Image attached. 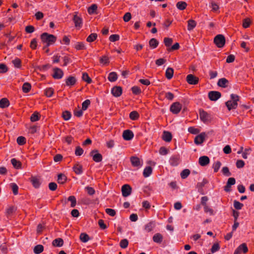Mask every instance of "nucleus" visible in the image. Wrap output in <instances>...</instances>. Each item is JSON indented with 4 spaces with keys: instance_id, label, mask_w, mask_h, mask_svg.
<instances>
[{
    "instance_id": "obj_1",
    "label": "nucleus",
    "mask_w": 254,
    "mask_h": 254,
    "mask_svg": "<svg viewBox=\"0 0 254 254\" xmlns=\"http://www.w3.org/2000/svg\"><path fill=\"white\" fill-rule=\"evenodd\" d=\"M239 101V96L235 94L230 95V99L225 102L226 106L228 110L236 109L238 106V102Z\"/></svg>"
},
{
    "instance_id": "obj_2",
    "label": "nucleus",
    "mask_w": 254,
    "mask_h": 254,
    "mask_svg": "<svg viewBox=\"0 0 254 254\" xmlns=\"http://www.w3.org/2000/svg\"><path fill=\"white\" fill-rule=\"evenodd\" d=\"M42 42L45 43L44 48L48 47L50 45L53 44L56 40V37L47 33H44L41 35Z\"/></svg>"
},
{
    "instance_id": "obj_3",
    "label": "nucleus",
    "mask_w": 254,
    "mask_h": 254,
    "mask_svg": "<svg viewBox=\"0 0 254 254\" xmlns=\"http://www.w3.org/2000/svg\"><path fill=\"white\" fill-rule=\"evenodd\" d=\"M182 110L183 111H186L189 109L185 105H182L178 102L174 103L170 107V111H181Z\"/></svg>"
},
{
    "instance_id": "obj_4",
    "label": "nucleus",
    "mask_w": 254,
    "mask_h": 254,
    "mask_svg": "<svg viewBox=\"0 0 254 254\" xmlns=\"http://www.w3.org/2000/svg\"><path fill=\"white\" fill-rule=\"evenodd\" d=\"M214 42L218 47H223L225 43V39L224 36L221 34L217 35L214 39Z\"/></svg>"
},
{
    "instance_id": "obj_5",
    "label": "nucleus",
    "mask_w": 254,
    "mask_h": 254,
    "mask_svg": "<svg viewBox=\"0 0 254 254\" xmlns=\"http://www.w3.org/2000/svg\"><path fill=\"white\" fill-rule=\"evenodd\" d=\"M90 155L92 157L94 161L96 162H100L102 160V155L98 153L97 150H93L90 153Z\"/></svg>"
},
{
    "instance_id": "obj_6",
    "label": "nucleus",
    "mask_w": 254,
    "mask_h": 254,
    "mask_svg": "<svg viewBox=\"0 0 254 254\" xmlns=\"http://www.w3.org/2000/svg\"><path fill=\"white\" fill-rule=\"evenodd\" d=\"M199 116L201 120L204 123L210 122L212 119V117L208 112H199Z\"/></svg>"
},
{
    "instance_id": "obj_7",
    "label": "nucleus",
    "mask_w": 254,
    "mask_h": 254,
    "mask_svg": "<svg viewBox=\"0 0 254 254\" xmlns=\"http://www.w3.org/2000/svg\"><path fill=\"white\" fill-rule=\"evenodd\" d=\"M29 180L33 186L36 189L40 187L42 182L40 177L32 176L29 178Z\"/></svg>"
},
{
    "instance_id": "obj_8",
    "label": "nucleus",
    "mask_w": 254,
    "mask_h": 254,
    "mask_svg": "<svg viewBox=\"0 0 254 254\" xmlns=\"http://www.w3.org/2000/svg\"><path fill=\"white\" fill-rule=\"evenodd\" d=\"M131 188L127 184L124 185L122 187V195L124 197L129 196L131 193Z\"/></svg>"
},
{
    "instance_id": "obj_9",
    "label": "nucleus",
    "mask_w": 254,
    "mask_h": 254,
    "mask_svg": "<svg viewBox=\"0 0 254 254\" xmlns=\"http://www.w3.org/2000/svg\"><path fill=\"white\" fill-rule=\"evenodd\" d=\"M54 73L52 75L54 78L59 79L63 78L64 76V72L63 70L58 67H55L53 69Z\"/></svg>"
},
{
    "instance_id": "obj_10",
    "label": "nucleus",
    "mask_w": 254,
    "mask_h": 254,
    "mask_svg": "<svg viewBox=\"0 0 254 254\" xmlns=\"http://www.w3.org/2000/svg\"><path fill=\"white\" fill-rule=\"evenodd\" d=\"M248 252V248L246 244L243 243L235 250L234 254H241L242 253L246 254Z\"/></svg>"
},
{
    "instance_id": "obj_11",
    "label": "nucleus",
    "mask_w": 254,
    "mask_h": 254,
    "mask_svg": "<svg viewBox=\"0 0 254 254\" xmlns=\"http://www.w3.org/2000/svg\"><path fill=\"white\" fill-rule=\"evenodd\" d=\"M220 92L216 91H211L208 93V97L211 101H216L221 97Z\"/></svg>"
},
{
    "instance_id": "obj_12",
    "label": "nucleus",
    "mask_w": 254,
    "mask_h": 254,
    "mask_svg": "<svg viewBox=\"0 0 254 254\" xmlns=\"http://www.w3.org/2000/svg\"><path fill=\"white\" fill-rule=\"evenodd\" d=\"M72 20L74 23L75 27L77 28L81 27L82 25V19L77 15V12H75Z\"/></svg>"
},
{
    "instance_id": "obj_13",
    "label": "nucleus",
    "mask_w": 254,
    "mask_h": 254,
    "mask_svg": "<svg viewBox=\"0 0 254 254\" xmlns=\"http://www.w3.org/2000/svg\"><path fill=\"white\" fill-rule=\"evenodd\" d=\"M131 165L134 167H139L142 165L140 159L136 156H131L130 158Z\"/></svg>"
},
{
    "instance_id": "obj_14",
    "label": "nucleus",
    "mask_w": 254,
    "mask_h": 254,
    "mask_svg": "<svg viewBox=\"0 0 254 254\" xmlns=\"http://www.w3.org/2000/svg\"><path fill=\"white\" fill-rule=\"evenodd\" d=\"M186 80L190 84L195 85L198 83L199 79L194 75L190 74L187 76Z\"/></svg>"
},
{
    "instance_id": "obj_15",
    "label": "nucleus",
    "mask_w": 254,
    "mask_h": 254,
    "mask_svg": "<svg viewBox=\"0 0 254 254\" xmlns=\"http://www.w3.org/2000/svg\"><path fill=\"white\" fill-rule=\"evenodd\" d=\"M180 157L178 155L172 156L169 160L170 164L172 166H178L180 163Z\"/></svg>"
},
{
    "instance_id": "obj_16",
    "label": "nucleus",
    "mask_w": 254,
    "mask_h": 254,
    "mask_svg": "<svg viewBox=\"0 0 254 254\" xmlns=\"http://www.w3.org/2000/svg\"><path fill=\"white\" fill-rule=\"evenodd\" d=\"M133 136L134 134L130 130H125L123 132V137L125 140H130L133 137Z\"/></svg>"
},
{
    "instance_id": "obj_17",
    "label": "nucleus",
    "mask_w": 254,
    "mask_h": 254,
    "mask_svg": "<svg viewBox=\"0 0 254 254\" xmlns=\"http://www.w3.org/2000/svg\"><path fill=\"white\" fill-rule=\"evenodd\" d=\"M198 163L201 166H206L210 163V159L207 156H202L199 157Z\"/></svg>"
},
{
    "instance_id": "obj_18",
    "label": "nucleus",
    "mask_w": 254,
    "mask_h": 254,
    "mask_svg": "<svg viewBox=\"0 0 254 254\" xmlns=\"http://www.w3.org/2000/svg\"><path fill=\"white\" fill-rule=\"evenodd\" d=\"M206 134L204 132L201 133L197 135L194 138V143L196 144H200L204 141Z\"/></svg>"
},
{
    "instance_id": "obj_19",
    "label": "nucleus",
    "mask_w": 254,
    "mask_h": 254,
    "mask_svg": "<svg viewBox=\"0 0 254 254\" xmlns=\"http://www.w3.org/2000/svg\"><path fill=\"white\" fill-rule=\"evenodd\" d=\"M66 85L67 86H73L76 82V79L74 76H69L65 79Z\"/></svg>"
},
{
    "instance_id": "obj_20",
    "label": "nucleus",
    "mask_w": 254,
    "mask_h": 254,
    "mask_svg": "<svg viewBox=\"0 0 254 254\" xmlns=\"http://www.w3.org/2000/svg\"><path fill=\"white\" fill-rule=\"evenodd\" d=\"M73 171L76 175H80L83 173L82 166L79 163H76L72 168Z\"/></svg>"
},
{
    "instance_id": "obj_21",
    "label": "nucleus",
    "mask_w": 254,
    "mask_h": 254,
    "mask_svg": "<svg viewBox=\"0 0 254 254\" xmlns=\"http://www.w3.org/2000/svg\"><path fill=\"white\" fill-rule=\"evenodd\" d=\"M113 95L115 97H119L122 93V89L120 86H115L111 90Z\"/></svg>"
},
{
    "instance_id": "obj_22",
    "label": "nucleus",
    "mask_w": 254,
    "mask_h": 254,
    "mask_svg": "<svg viewBox=\"0 0 254 254\" xmlns=\"http://www.w3.org/2000/svg\"><path fill=\"white\" fill-rule=\"evenodd\" d=\"M16 209L13 206H9L5 210V215L9 218L15 211Z\"/></svg>"
},
{
    "instance_id": "obj_23",
    "label": "nucleus",
    "mask_w": 254,
    "mask_h": 254,
    "mask_svg": "<svg viewBox=\"0 0 254 254\" xmlns=\"http://www.w3.org/2000/svg\"><path fill=\"white\" fill-rule=\"evenodd\" d=\"M172 138V135L171 132L167 131H164L163 132L162 139L166 142H170Z\"/></svg>"
},
{
    "instance_id": "obj_24",
    "label": "nucleus",
    "mask_w": 254,
    "mask_h": 254,
    "mask_svg": "<svg viewBox=\"0 0 254 254\" xmlns=\"http://www.w3.org/2000/svg\"><path fill=\"white\" fill-rule=\"evenodd\" d=\"M228 80L225 78H222L218 80L217 82V85L219 87L225 88L227 86L228 84Z\"/></svg>"
},
{
    "instance_id": "obj_25",
    "label": "nucleus",
    "mask_w": 254,
    "mask_h": 254,
    "mask_svg": "<svg viewBox=\"0 0 254 254\" xmlns=\"http://www.w3.org/2000/svg\"><path fill=\"white\" fill-rule=\"evenodd\" d=\"M153 241L157 243H161L163 241V236L160 233L155 234L153 238Z\"/></svg>"
},
{
    "instance_id": "obj_26",
    "label": "nucleus",
    "mask_w": 254,
    "mask_h": 254,
    "mask_svg": "<svg viewBox=\"0 0 254 254\" xmlns=\"http://www.w3.org/2000/svg\"><path fill=\"white\" fill-rule=\"evenodd\" d=\"M64 244V241L62 238H57L55 239L53 242L52 245L54 247H60Z\"/></svg>"
},
{
    "instance_id": "obj_27",
    "label": "nucleus",
    "mask_w": 254,
    "mask_h": 254,
    "mask_svg": "<svg viewBox=\"0 0 254 254\" xmlns=\"http://www.w3.org/2000/svg\"><path fill=\"white\" fill-rule=\"evenodd\" d=\"M174 74V70L171 67H168L165 72V76L168 79H171Z\"/></svg>"
},
{
    "instance_id": "obj_28",
    "label": "nucleus",
    "mask_w": 254,
    "mask_h": 254,
    "mask_svg": "<svg viewBox=\"0 0 254 254\" xmlns=\"http://www.w3.org/2000/svg\"><path fill=\"white\" fill-rule=\"evenodd\" d=\"M9 105V102L7 99L5 98H2L0 100V107L1 108H5Z\"/></svg>"
},
{
    "instance_id": "obj_29",
    "label": "nucleus",
    "mask_w": 254,
    "mask_h": 254,
    "mask_svg": "<svg viewBox=\"0 0 254 254\" xmlns=\"http://www.w3.org/2000/svg\"><path fill=\"white\" fill-rule=\"evenodd\" d=\"M67 180V177L66 176L63 174H60L58 176V182L59 184H64L65 183Z\"/></svg>"
},
{
    "instance_id": "obj_30",
    "label": "nucleus",
    "mask_w": 254,
    "mask_h": 254,
    "mask_svg": "<svg viewBox=\"0 0 254 254\" xmlns=\"http://www.w3.org/2000/svg\"><path fill=\"white\" fill-rule=\"evenodd\" d=\"M41 118V115L39 112H34L30 117V121L32 122H35L40 120Z\"/></svg>"
},
{
    "instance_id": "obj_31",
    "label": "nucleus",
    "mask_w": 254,
    "mask_h": 254,
    "mask_svg": "<svg viewBox=\"0 0 254 254\" xmlns=\"http://www.w3.org/2000/svg\"><path fill=\"white\" fill-rule=\"evenodd\" d=\"M152 172V169L150 166H147L143 170V175L145 178L149 177Z\"/></svg>"
},
{
    "instance_id": "obj_32",
    "label": "nucleus",
    "mask_w": 254,
    "mask_h": 254,
    "mask_svg": "<svg viewBox=\"0 0 254 254\" xmlns=\"http://www.w3.org/2000/svg\"><path fill=\"white\" fill-rule=\"evenodd\" d=\"M154 227L155 224L153 222H150L145 225L144 230L147 232H150L152 231Z\"/></svg>"
},
{
    "instance_id": "obj_33",
    "label": "nucleus",
    "mask_w": 254,
    "mask_h": 254,
    "mask_svg": "<svg viewBox=\"0 0 254 254\" xmlns=\"http://www.w3.org/2000/svg\"><path fill=\"white\" fill-rule=\"evenodd\" d=\"M196 25V22L190 19L188 21V30L191 31L192 30Z\"/></svg>"
},
{
    "instance_id": "obj_34",
    "label": "nucleus",
    "mask_w": 254,
    "mask_h": 254,
    "mask_svg": "<svg viewBox=\"0 0 254 254\" xmlns=\"http://www.w3.org/2000/svg\"><path fill=\"white\" fill-rule=\"evenodd\" d=\"M187 6V3L183 1H179L176 4V7L181 10H184Z\"/></svg>"
},
{
    "instance_id": "obj_35",
    "label": "nucleus",
    "mask_w": 254,
    "mask_h": 254,
    "mask_svg": "<svg viewBox=\"0 0 254 254\" xmlns=\"http://www.w3.org/2000/svg\"><path fill=\"white\" fill-rule=\"evenodd\" d=\"M108 78L110 81L114 82L118 79V75L115 72H111L109 73Z\"/></svg>"
},
{
    "instance_id": "obj_36",
    "label": "nucleus",
    "mask_w": 254,
    "mask_h": 254,
    "mask_svg": "<svg viewBox=\"0 0 254 254\" xmlns=\"http://www.w3.org/2000/svg\"><path fill=\"white\" fill-rule=\"evenodd\" d=\"M44 250V247L41 245H38L34 248V253L36 254H39L43 252Z\"/></svg>"
},
{
    "instance_id": "obj_37",
    "label": "nucleus",
    "mask_w": 254,
    "mask_h": 254,
    "mask_svg": "<svg viewBox=\"0 0 254 254\" xmlns=\"http://www.w3.org/2000/svg\"><path fill=\"white\" fill-rule=\"evenodd\" d=\"M97 9V5L96 4H92L88 9V12L90 14H93L96 12Z\"/></svg>"
},
{
    "instance_id": "obj_38",
    "label": "nucleus",
    "mask_w": 254,
    "mask_h": 254,
    "mask_svg": "<svg viewBox=\"0 0 254 254\" xmlns=\"http://www.w3.org/2000/svg\"><path fill=\"white\" fill-rule=\"evenodd\" d=\"M149 44L152 48L154 49L158 46L159 42L156 39L152 38L150 40Z\"/></svg>"
},
{
    "instance_id": "obj_39",
    "label": "nucleus",
    "mask_w": 254,
    "mask_h": 254,
    "mask_svg": "<svg viewBox=\"0 0 254 254\" xmlns=\"http://www.w3.org/2000/svg\"><path fill=\"white\" fill-rule=\"evenodd\" d=\"M11 163L12 164V165L13 166V167L16 169H18V168H20L21 165L20 162L19 161H17L15 158H12L11 160Z\"/></svg>"
},
{
    "instance_id": "obj_40",
    "label": "nucleus",
    "mask_w": 254,
    "mask_h": 254,
    "mask_svg": "<svg viewBox=\"0 0 254 254\" xmlns=\"http://www.w3.org/2000/svg\"><path fill=\"white\" fill-rule=\"evenodd\" d=\"M221 166V163L219 161H217L214 162L212 165V168L214 169V172L216 173L219 170Z\"/></svg>"
},
{
    "instance_id": "obj_41",
    "label": "nucleus",
    "mask_w": 254,
    "mask_h": 254,
    "mask_svg": "<svg viewBox=\"0 0 254 254\" xmlns=\"http://www.w3.org/2000/svg\"><path fill=\"white\" fill-rule=\"evenodd\" d=\"M31 84L28 82H25L22 86V90L25 93L28 92L31 89Z\"/></svg>"
},
{
    "instance_id": "obj_42",
    "label": "nucleus",
    "mask_w": 254,
    "mask_h": 254,
    "mask_svg": "<svg viewBox=\"0 0 254 254\" xmlns=\"http://www.w3.org/2000/svg\"><path fill=\"white\" fill-rule=\"evenodd\" d=\"M67 200L71 202L70 206L71 207H74L75 206L76 204V198L74 196H73V195L69 196L68 197Z\"/></svg>"
},
{
    "instance_id": "obj_43",
    "label": "nucleus",
    "mask_w": 254,
    "mask_h": 254,
    "mask_svg": "<svg viewBox=\"0 0 254 254\" xmlns=\"http://www.w3.org/2000/svg\"><path fill=\"white\" fill-rule=\"evenodd\" d=\"M79 238L80 240L83 243H86L89 240V236L86 233H84L80 234Z\"/></svg>"
},
{
    "instance_id": "obj_44",
    "label": "nucleus",
    "mask_w": 254,
    "mask_h": 254,
    "mask_svg": "<svg viewBox=\"0 0 254 254\" xmlns=\"http://www.w3.org/2000/svg\"><path fill=\"white\" fill-rule=\"evenodd\" d=\"M190 174V171L189 169H185L181 173V177L183 179L187 178Z\"/></svg>"
},
{
    "instance_id": "obj_45",
    "label": "nucleus",
    "mask_w": 254,
    "mask_h": 254,
    "mask_svg": "<svg viewBox=\"0 0 254 254\" xmlns=\"http://www.w3.org/2000/svg\"><path fill=\"white\" fill-rule=\"evenodd\" d=\"M82 79L83 80L87 82L88 83H90L92 82V79L89 77L88 74L86 72L82 73Z\"/></svg>"
},
{
    "instance_id": "obj_46",
    "label": "nucleus",
    "mask_w": 254,
    "mask_h": 254,
    "mask_svg": "<svg viewBox=\"0 0 254 254\" xmlns=\"http://www.w3.org/2000/svg\"><path fill=\"white\" fill-rule=\"evenodd\" d=\"M85 190L90 195H93L95 193V190L92 187L87 186L85 188Z\"/></svg>"
},
{
    "instance_id": "obj_47",
    "label": "nucleus",
    "mask_w": 254,
    "mask_h": 254,
    "mask_svg": "<svg viewBox=\"0 0 254 254\" xmlns=\"http://www.w3.org/2000/svg\"><path fill=\"white\" fill-rule=\"evenodd\" d=\"M75 48L76 50H80L86 49V47L82 42H77L75 45Z\"/></svg>"
},
{
    "instance_id": "obj_48",
    "label": "nucleus",
    "mask_w": 254,
    "mask_h": 254,
    "mask_svg": "<svg viewBox=\"0 0 254 254\" xmlns=\"http://www.w3.org/2000/svg\"><path fill=\"white\" fill-rule=\"evenodd\" d=\"M17 143L20 145L25 144L26 143L25 137L22 136L18 137L17 138Z\"/></svg>"
},
{
    "instance_id": "obj_49",
    "label": "nucleus",
    "mask_w": 254,
    "mask_h": 254,
    "mask_svg": "<svg viewBox=\"0 0 254 254\" xmlns=\"http://www.w3.org/2000/svg\"><path fill=\"white\" fill-rule=\"evenodd\" d=\"M244 205L243 203L240 202L239 201L237 200H234V207L236 209L240 210L242 208Z\"/></svg>"
},
{
    "instance_id": "obj_50",
    "label": "nucleus",
    "mask_w": 254,
    "mask_h": 254,
    "mask_svg": "<svg viewBox=\"0 0 254 254\" xmlns=\"http://www.w3.org/2000/svg\"><path fill=\"white\" fill-rule=\"evenodd\" d=\"M208 182L206 179H203L201 182H199L197 184L196 187L198 190L201 189Z\"/></svg>"
},
{
    "instance_id": "obj_51",
    "label": "nucleus",
    "mask_w": 254,
    "mask_h": 254,
    "mask_svg": "<svg viewBox=\"0 0 254 254\" xmlns=\"http://www.w3.org/2000/svg\"><path fill=\"white\" fill-rule=\"evenodd\" d=\"M97 37V34L96 33L91 34L86 39V41L88 42L94 41Z\"/></svg>"
},
{
    "instance_id": "obj_52",
    "label": "nucleus",
    "mask_w": 254,
    "mask_h": 254,
    "mask_svg": "<svg viewBox=\"0 0 254 254\" xmlns=\"http://www.w3.org/2000/svg\"><path fill=\"white\" fill-rule=\"evenodd\" d=\"M139 115L138 112H130L129 118L131 120L135 121L138 119Z\"/></svg>"
},
{
    "instance_id": "obj_53",
    "label": "nucleus",
    "mask_w": 254,
    "mask_h": 254,
    "mask_svg": "<svg viewBox=\"0 0 254 254\" xmlns=\"http://www.w3.org/2000/svg\"><path fill=\"white\" fill-rule=\"evenodd\" d=\"M14 66L16 68H20L21 67V61L19 59L16 58L12 61Z\"/></svg>"
},
{
    "instance_id": "obj_54",
    "label": "nucleus",
    "mask_w": 254,
    "mask_h": 254,
    "mask_svg": "<svg viewBox=\"0 0 254 254\" xmlns=\"http://www.w3.org/2000/svg\"><path fill=\"white\" fill-rule=\"evenodd\" d=\"M53 93H54V90L52 88H47L45 90V94L48 97H52Z\"/></svg>"
},
{
    "instance_id": "obj_55",
    "label": "nucleus",
    "mask_w": 254,
    "mask_h": 254,
    "mask_svg": "<svg viewBox=\"0 0 254 254\" xmlns=\"http://www.w3.org/2000/svg\"><path fill=\"white\" fill-rule=\"evenodd\" d=\"M223 174L226 176L229 177L231 175V173L229 171V169L227 167H224L221 170Z\"/></svg>"
},
{
    "instance_id": "obj_56",
    "label": "nucleus",
    "mask_w": 254,
    "mask_h": 254,
    "mask_svg": "<svg viewBox=\"0 0 254 254\" xmlns=\"http://www.w3.org/2000/svg\"><path fill=\"white\" fill-rule=\"evenodd\" d=\"M128 245V241L127 239H126L121 240L120 243V247L123 249H126V248H127Z\"/></svg>"
},
{
    "instance_id": "obj_57",
    "label": "nucleus",
    "mask_w": 254,
    "mask_h": 254,
    "mask_svg": "<svg viewBox=\"0 0 254 254\" xmlns=\"http://www.w3.org/2000/svg\"><path fill=\"white\" fill-rule=\"evenodd\" d=\"M83 150L80 146H77L75 150V154L76 156H81L83 153Z\"/></svg>"
},
{
    "instance_id": "obj_58",
    "label": "nucleus",
    "mask_w": 254,
    "mask_h": 254,
    "mask_svg": "<svg viewBox=\"0 0 254 254\" xmlns=\"http://www.w3.org/2000/svg\"><path fill=\"white\" fill-rule=\"evenodd\" d=\"M251 21L249 18H245L243 20V26L245 28H247L249 27Z\"/></svg>"
},
{
    "instance_id": "obj_59",
    "label": "nucleus",
    "mask_w": 254,
    "mask_h": 254,
    "mask_svg": "<svg viewBox=\"0 0 254 254\" xmlns=\"http://www.w3.org/2000/svg\"><path fill=\"white\" fill-rule=\"evenodd\" d=\"M90 104V101L89 100H86L82 104V110L83 111L86 110L89 105Z\"/></svg>"
},
{
    "instance_id": "obj_60",
    "label": "nucleus",
    "mask_w": 254,
    "mask_h": 254,
    "mask_svg": "<svg viewBox=\"0 0 254 254\" xmlns=\"http://www.w3.org/2000/svg\"><path fill=\"white\" fill-rule=\"evenodd\" d=\"M220 249V246L218 243H215L212 246V248L211 249V252L212 253H214L216 252L217 251H219Z\"/></svg>"
},
{
    "instance_id": "obj_61",
    "label": "nucleus",
    "mask_w": 254,
    "mask_h": 254,
    "mask_svg": "<svg viewBox=\"0 0 254 254\" xmlns=\"http://www.w3.org/2000/svg\"><path fill=\"white\" fill-rule=\"evenodd\" d=\"M62 116L64 120L67 121L70 119L71 115L70 112H62Z\"/></svg>"
},
{
    "instance_id": "obj_62",
    "label": "nucleus",
    "mask_w": 254,
    "mask_h": 254,
    "mask_svg": "<svg viewBox=\"0 0 254 254\" xmlns=\"http://www.w3.org/2000/svg\"><path fill=\"white\" fill-rule=\"evenodd\" d=\"M11 187L12 188V190L13 193L14 195H16L18 194V187L17 185L15 183L11 184Z\"/></svg>"
},
{
    "instance_id": "obj_63",
    "label": "nucleus",
    "mask_w": 254,
    "mask_h": 254,
    "mask_svg": "<svg viewBox=\"0 0 254 254\" xmlns=\"http://www.w3.org/2000/svg\"><path fill=\"white\" fill-rule=\"evenodd\" d=\"M105 212L107 214L111 216H114L116 214V211L111 208H106L105 209Z\"/></svg>"
},
{
    "instance_id": "obj_64",
    "label": "nucleus",
    "mask_w": 254,
    "mask_h": 254,
    "mask_svg": "<svg viewBox=\"0 0 254 254\" xmlns=\"http://www.w3.org/2000/svg\"><path fill=\"white\" fill-rule=\"evenodd\" d=\"M120 39V36L117 34H113L110 36L109 40L111 42H116Z\"/></svg>"
}]
</instances>
